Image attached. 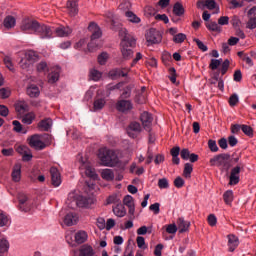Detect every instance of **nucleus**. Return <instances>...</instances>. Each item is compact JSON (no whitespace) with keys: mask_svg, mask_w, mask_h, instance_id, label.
Segmentation results:
<instances>
[{"mask_svg":"<svg viewBox=\"0 0 256 256\" xmlns=\"http://www.w3.org/2000/svg\"><path fill=\"white\" fill-rule=\"evenodd\" d=\"M107 22L110 23L112 31H119V35L122 37L121 53L123 58L131 59V57H133V50L131 47H135V38L127 32V29L121 28V24L113 19V14L108 15Z\"/></svg>","mask_w":256,"mask_h":256,"instance_id":"obj_1","label":"nucleus"},{"mask_svg":"<svg viewBox=\"0 0 256 256\" xmlns=\"http://www.w3.org/2000/svg\"><path fill=\"white\" fill-rule=\"evenodd\" d=\"M98 157L105 167H115L119 163V157L113 150L100 149Z\"/></svg>","mask_w":256,"mask_h":256,"instance_id":"obj_2","label":"nucleus"},{"mask_svg":"<svg viewBox=\"0 0 256 256\" xmlns=\"http://www.w3.org/2000/svg\"><path fill=\"white\" fill-rule=\"evenodd\" d=\"M88 31L92 33L90 42L88 43V51L93 52L99 47V39L103 35L101 28L95 22H91L88 26Z\"/></svg>","mask_w":256,"mask_h":256,"instance_id":"obj_3","label":"nucleus"},{"mask_svg":"<svg viewBox=\"0 0 256 256\" xmlns=\"http://www.w3.org/2000/svg\"><path fill=\"white\" fill-rule=\"evenodd\" d=\"M231 155L222 153L214 156L210 159V165L212 167H223V169H229L231 167Z\"/></svg>","mask_w":256,"mask_h":256,"instance_id":"obj_4","label":"nucleus"},{"mask_svg":"<svg viewBox=\"0 0 256 256\" xmlns=\"http://www.w3.org/2000/svg\"><path fill=\"white\" fill-rule=\"evenodd\" d=\"M39 26V22L37 20L26 18L22 20L20 29L24 33L34 34L37 32V27Z\"/></svg>","mask_w":256,"mask_h":256,"instance_id":"obj_5","label":"nucleus"},{"mask_svg":"<svg viewBox=\"0 0 256 256\" xmlns=\"http://www.w3.org/2000/svg\"><path fill=\"white\" fill-rule=\"evenodd\" d=\"M35 35H39L40 39H51L53 37V30L45 24L38 23Z\"/></svg>","mask_w":256,"mask_h":256,"instance_id":"obj_6","label":"nucleus"},{"mask_svg":"<svg viewBox=\"0 0 256 256\" xmlns=\"http://www.w3.org/2000/svg\"><path fill=\"white\" fill-rule=\"evenodd\" d=\"M18 209L24 213H29L31 211V201H29V197L25 195V193L18 194Z\"/></svg>","mask_w":256,"mask_h":256,"instance_id":"obj_7","label":"nucleus"},{"mask_svg":"<svg viewBox=\"0 0 256 256\" xmlns=\"http://www.w3.org/2000/svg\"><path fill=\"white\" fill-rule=\"evenodd\" d=\"M126 131L129 137H131L132 139H137L139 133L143 131V128L141 127V124L139 122H131L128 125Z\"/></svg>","mask_w":256,"mask_h":256,"instance_id":"obj_8","label":"nucleus"},{"mask_svg":"<svg viewBox=\"0 0 256 256\" xmlns=\"http://www.w3.org/2000/svg\"><path fill=\"white\" fill-rule=\"evenodd\" d=\"M140 121L145 131H148V133H151V125H153V115L145 111L140 115Z\"/></svg>","mask_w":256,"mask_h":256,"instance_id":"obj_9","label":"nucleus"},{"mask_svg":"<svg viewBox=\"0 0 256 256\" xmlns=\"http://www.w3.org/2000/svg\"><path fill=\"white\" fill-rule=\"evenodd\" d=\"M73 203H75L77 207L87 209L93 205V198L89 196H78L77 198L73 199Z\"/></svg>","mask_w":256,"mask_h":256,"instance_id":"obj_10","label":"nucleus"},{"mask_svg":"<svg viewBox=\"0 0 256 256\" xmlns=\"http://www.w3.org/2000/svg\"><path fill=\"white\" fill-rule=\"evenodd\" d=\"M28 144L30 145V147H33L34 149H37L38 151H43V149H45V147H47V144H45L43 141H41V138L37 134L31 136L28 139Z\"/></svg>","mask_w":256,"mask_h":256,"instance_id":"obj_11","label":"nucleus"},{"mask_svg":"<svg viewBox=\"0 0 256 256\" xmlns=\"http://www.w3.org/2000/svg\"><path fill=\"white\" fill-rule=\"evenodd\" d=\"M116 109L120 113H127L131 111V109H133V103L131 102V100H125V99L118 100L116 103Z\"/></svg>","mask_w":256,"mask_h":256,"instance_id":"obj_12","label":"nucleus"},{"mask_svg":"<svg viewBox=\"0 0 256 256\" xmlns=\"http://www.w3.org/2000/svg\"><path fill=\"white\" fill-rule=\"evenodd\" d=\"M66 9L70 17H76L79 13V0H68Z\"/></svg>","mask_w":256,"mask_h":256,"instance_id":"obj_13","label":"nucleus"},{"mask_svg":"<svg viewBox=\"0 0 256 256\" xmlns=\"http://www.w3.org/2000/svg\"><path fill=\"white\" fill-rule=\"evenodd\" d=\"M50 177H51V184L53 187H60L62 180H61V172L57 167L50 168Z\"/></svg>","mask_w":256,"mask_h":256,"instance_id":"obj_14","label":"nucleus"},{"mask_svg":"<svg viewBox=\"0 0 256 256\" xmlns=\"http://www.w3.org/2000/svg\"><path fill=\"white\" fill-rule=\"evenodd\" d=\"M146 40L151 44L161 43V34L152 28L146 33Z\"/></svg>","mask_w":256,"mask_h":256,"instance_id":"obj_15","label":"nucleus"},{"mask_svg":"<svg viewBox=\"0 0 256 256\" xmlns=\"http://www.w3.org/2000/svg\"><path fill=\"white\" fill-rule=\"evenodd\" d=\"M249 20L246 24L247 29H256V6L248 11Z\"/></svg>","mask_w":256,"mask_h":256,"instance_id":"obj_16","label":"nucleus"},{"mask_svg":"<svg viewBox=\"0 0 256 256\" xmlns=\"http://www.w3.org/2000/svg\"><path fill=\"white\" fill-rule=\"evenodd\" d=\"M239 173H241V166H236L232 168L230 173L229 185H237L240 181Z\"/></svg>","mask_w":256,"mask_h":256,"instance_id":"obj_17","label":"nucleus"},{"mask_svg":"<svg viewBox=\"0 0 256 256\" xmlns=\"http://www.w3.org/2000/svg\"><path fill=\"white\" fill-rule=\"evenodd\" d=\"M227 239H228V251H230V253H233V251H235V249L239 247V238L235 236V234H229L227 236Z\"/></svg>","mask_w":256,"mask_h":256,"instance_id":"obj_18","label":"nucleus"},{"mask_svg":"<svg viewBox=\"0 0 256 256\" xmlns=\"http://www.w3.org/2000/svg\"><path fill=\"white\" fill-rule=\"evenodd\" d=\"M123 203L128 207V213L130 215H135V200L133 199V196L126 195L123 199Z\"/></svg>","mask_w":256,"mask_h":256,"instance_id":"obj_19","label":"nucleus"},{"mask_svg":"<svg viewBox=\"0 0 256 256\" xmlns=\"http://www.w3.org/2000/svg\"><path fill=\"white\" fill-rule=\"evenodd\" d=\"M77 221H79V217H77V214L73 212L66 214L64 217V223L67 225V227L76 225Z\"/></svg>","mask_w":256,"mask_h":256,"instance_id":"obj_20","label":"nucleus"},{"mask_svg":"<svg viewBox=\"0 0 256 256\" xmlns=\"http://www.w3.org/2000/svg\"><path fill=\"white\" fill-rule=\"evenodd\" d=\"M61 74V68L59 66L55 67L51 73L48 74L49 83H57Z\"/></svg>","mask_w":256,"mask_h":256,"instance_id":"obj_21","label":"nucleus"},{"mask_svg":"<svg viewBox=\"0 0 256 256\" xmlns=\"http://www.w3.org/2000/svg\"><path fill=\"white\" fill-rule=\"evenodd\" d=\"M179 233H187L189 227H191V222L186 221L184 218H178L177 220Z\"/></svg>","mask_w":256,"mask_h":256,"instance_id":"obj_22","label":"nucleus"},{"mask_svg":"<svg viewBox=\"0 0 256 256\" xmlns=\"http://www.w3.org/2000/svg\"><path fill=\"white\" fill-rule=\"evenodd\" d=\"M53 127V120L51 118L43 119L38 123L40 131H49Z\"/></svg>","mask_w":256,"mask_h":256,"instance_id":"obj_23","label":"nucleus"},{"mask_svg":"<svg viewBox=\"0 0 256 256\" xmlns=\"http://www.w3.org/2000/svg\"><path fill=\"white\" fill-rule=\"evenodd\" d=\"M181 154V148L179 146H175L170 150V155H172V163L174 165H179L181 160L179 159V155Z\"/></svg>","mask_w":256,"mask_h":256,"instance_id":"obj_24","label":"nucleus"},{"mask_svg":"<svg viewBox=\"0 0 256 256\" xmlns=\"http://www.w3.org/2000/svg\"><path fill=\"white\" fill-rule=\"evenodd\" d=\"M15 110L19 115H23V113H27V111H29V104L25 101H18L15 104Z\"/></svg>","mask_w":256,"mask_h":256,"instance_id":"obj_25","label":"nucleus"},{"mask_svg":"<svg viewBox=\"0 0 256 256\" xmlns=\"http://www.w3.org/2000/svg\"><path fill=\"white\" fill-rule=\"evenodd\" d=\"M55 32L58 37H69L73 33V30L69 27L60 26L56 28Z\"/></svg>","mask_w":256,"mask_h":256,"instance_id":"obj_26","label":"nucleus"},{"mask_svg":"<svg viewBox=\"0 0 256 256\" xmlns=\"http://www.w3.org/2000/svg\"><path fill=\"white\" fill-rule=\"evenodd\" d=\"M113 213L116 215V217H125V215H127V210L123 204H118L113 207Z\"/></svg>","mask_w":256,"mask_h":256,"instance_id":"obj_27","label":"nucleus"},{"mask_svg":"<svg viewBox=\"0 0 256 256\" xmlns=\"http://www.w3.org/2000/svg\"><path fill=\"white\" fill-rule=\"evenodd\" d=\"M95 250L89 245H84L80 248V256H94Z\"/></svg>","mask_w":256,"mask_h":256,"instance_id":"obj_28","label":"nucleus"},{"mask_svg":"<svg viewBox=\"0 0 256 256\" xmlns=\"http://www.w3.org/2000/svg\"><path fill=\"white\" fill-rule=\"evenodd\" d=\"M26 93L29 95V97H37L41 92L39 91V87H37V85L31 84L27 87Z\"/></svg>","mask_w":256,"mask_h":256,"instance_id":"obj_29","label":"nucleus"},{"mask_svg":"<svg viewBox=\"0 0 256 256\" xmlns=\"http://www.w3.org/2000/svg\"><path fill=\"white\" fill-rule=\"evenodd\" d=\"M24 58H26L28 61H30L33 65L36 61H39V54L33 50H29L25 53Z\"/></svg>","mask_w":256,"mask_h":256,"instance_id":"obj_30","label":"nucleus"},{"mask_svg":"<svg viewBox=\"0 0 256 256\" xmlns=\"http://www.w3.org/2000/svg\"><path fill=\"white\" fill-rule=\"evenodd\" d=\"M101 177L105 179V181H113V179H115V173H113L111 169H104L101 172Z\"/></svg>","mask_w":256,"mask_h":256,"instance_id":"obj_31","label":"nucleus"},{"mask_svg":"<svg viewBox=\"0 0 256 256\" xmlns=\"http://www.w3.org/2000/svg\"><path fill=\"white\" fill-rule=\"evenodd\" d=\"M173 13L177 17H181L185 15V8H183V5L181 3L177 2L174 4Z\"/></svg>","mask_w":256,"mask_h":256,"instance_id":"obj_32","label":"nucleus"},{"mask_svg":"<svg viewBox=\"0 0 256 256\" xmlns=\"http://www.w3.org/2000/svg\"><path fill=\"white\" fill-rule=\"evenodd\" d=\"M12 180L18 183V181H21V166L16 165L12 171Z\"/></svg>","mask_w":256,"mask_h":256,"instance_id":"obj_33","label":"nucleus"},{"mask_svg":"<svg viewBox=\"0 0 256 256\" xmlns=\"http://www.w3.org/2000/svg\"><path fill=\"white\" fill-rule=\"evenodd\" d=\"M193 173V164L186 163L184 164L183 177L186 179H191V174Z\"/></svg>","mask_w":256,"mask_h":256,"instance_id":"obj_34","label":"nucleus"},{"mask_svg":"<svg viewBox=\"0 0 256 256\" xmlns=\"http://www.w3.org/2000/svg\"><path fill=\"white\" fill-rule=\"evenodd\" d=\"M75 241L78 244L85 243L87 241V232L79 231L75 234Z\"/></svg>","mask_w":256,"mask_h":256,"instance_id":"obj_35","label":"nucleus"},{"mask_svg":"<svg viewBox=\"0 0 256 256\" xmlns=\"http://www.w3.org/2000/svg\"><path fill=\"white\" fill-rule=\"evenodd\" d=\"M34 120L35 113L33 112L27 113L22 117V123H24L25 125H31V123H33Z\"/></svg>","mask_w":256,"mask_h":256,"instance_id":"obj_36","label":"nucleus"},{"mask_svg":"<svg viewBox=\"0 0 256 256\" xmlns=\"http://www.w3.org/2000/svg\"><path fill=\"white\" fill-rule=\"evenodd\" d=\"M15 17L13 16H7L5 19H4V27L6 29H12V27H15Z\"/></svg>","mask_w":256,"mask_h":256,"instance_id":"obj_37","label":"nucleus"},{"mask_svg":"<svg viewBox=\"0 0 256 256\" xmlns=\"http://www.w3.org/2000/svg\"><path fill=\"white\" fill-rule=\"evenodd\" d=\"M109 75L112 79H117L119 77H125V73H123V70L121 68L113 69L109 72Z\"/></svg>","mask_w":256,"mask_h":256,"instance_id":"obj_38","label":"nucleus"},{"mask_svg":"<svg viewBox=\"0 0 256 256\" xmlns=\"http://www.w3.org/2000/svg\"><path fill=\"white\" fill-rule=\"evenodd\" d=\"M223 199H224V203H226V205H231V203H233V190H227L223 194Z\"/></svg>","mask_w":256,"mask_h":256,"instance_id":"obj_39","label":"nucleus"},{"mask_svg":"<svg viewBox=\"0 0 256 256\" xmlns=\"http://www.w3.org/2000/svg\"><path fill=\"white\" fill-rule=\"evenodd\" d=\"M126 17L128 18V20L131 23H140L141 22V18L137 17V15H135L133 12L131 11H127L125 13Z\"/></svg>","mask_w":256,"mask_h":256,"instance_id":"obj_40","label":"nucleus"},{"mask_svg":"<svg viewBox=\"0 0 256 256\" xmlns=\"http://www.w3.org/2000/svg\"><path fill=\"white\" fill-rule=\"evenodd\" d=\"M105 107V99L99 98L94 101V111H100Z\"/></svg>","mask_w":256,"mask_h":256,"instance_id":"obj_41","label":"nucleus"},{"mask_svg":"<svg viewBox=\"0 0 256 256\" xmlns=\"http://www.w3.org/2000/svg\"><path fill=\"white\" fill-rule=\"evenodd\" d=\"M206 27L209 31L221 32V26L217 22L206 23Z\"/></svg>","mask_w":256,"mask_h":256,"instance_id":"obj_42","label":"nucleus"},{"mask_svg":"<svg viewBox=\"0 0 256 256\" xmlns=\"http://www.w3.org/2000/svg\"><path fill=\"white\" fill-rule=\"evenodd\" d=\"M10 223L9 217L0 213V227H7Z\"/></svg>","mask_w":256,"mask_h":256,"instance_id":"obj_43","label":"nucleus"},{"mask_svg":"<svg viewBox=\"0 0 256 256\" xmlns=\"http://www.w3.org/2000/svg\"><path fill=\"white\" fill-rule=\"evenodd\" d=\"M241 131L247 135V137H253V128L251 126L243 124Z\"/></svg>","mask_w":256,"mask_h":256,"instance_id":"obj_44","label":"nucleus"},{"mask_svg":"<svg viewBox=\"0 0 256 256\" xmlns=\"http://www.w3.org/2000/svg\"><path fill=\"white\" fill-rule=\"evenodd\" d=\"M193 41H194V43H196L198 49H200V51H203V53H205V51L209 50L207 45H204L203 42L201 40H199L198 38H194Z\"/></svg>","mask_w":256,"mask_h":256,"instance_id":"obj_45","label":"nucleus"},{"mask_svg":"<svg viewBox=\"0 0 256 256\" xmlns=\"http://www.w3.org/2000/svg\"><path fill=\"white\" fill-rule=\"evenodd\" d=\"M187 39V35L184 33H178L173 37L174 43H183Z\"/></svg>","mask_w":256,"mask_h":256,"instance_id":"obj_46","label":"nucleus"},{"mask_svg":"<svg viewBox=\"0 0 256 256\" xmlns=\"http://www.w3.org/2000/svg\"><path fill=\"white\" fill-rule=\"evenodd\" d=\"M159 189H169V180L167 178H161L158 180Z\"/></svg>","mask_w":256,"mask_h":256,"instance_id":"obj_47","label":"nucleus"},{"mask_svg":"<svg viewBox=\"0 0 256 256\" xmlns=\"http://www.w3.org/2000/svg\"><path fill=\"white\" fill-rule=\"evenodd\" d=\"M208 147L212 153H217V151H219V146H217V142L215 140L210 139L208 141Z\"/></svg>","mask_w":256,"mask_h":256,"instance_id":"obj_48","label":"nucleus"},{"mask_svg":"<svg viewBox=\"0 0 256 256\" xmlns=\"http://www.w3.org/2000/svg\"><path fill=\"white\" fill-rule=\"evenodd\" d=\"M220 65H221V60L211 59L210 64H209V68L212 71H215V70L219 69Z\"/></svg>","mask_w":256,"mask_h":256,"instance_id":"obj_49","label":"nucleus"},{"mask_svg":"<svg viewBox=\"0 0 256 256\" xmlns=\"http://www.w3.org/2000/svg\"><path fill=\"white\" fill-rule=\"evenodd\" d=\"M19 65H20L21 69H29V67H31V65H33V63H31L28 59H26L24 57L20 60Z\"/></svg>","mask_w":256,"mask_h":256,"instance_id":"obj_50","label":"nucleus"},{"mask_svg":"<svg viewBox=\"0 0 256 256\" xmlns=\"http://www.w3.org/2000/svg\"><path fill=\"white\" fill-rule=\"evenodd\" d=\"M11 95V90L9 88H1L0 89V98L1 99H8Z\"/></svg>","mask_w":256,"mask_h":256,"instance_id":"obj_51","label":"nucleus"},{"mask_svg":"<svg viewBox=\"0 0 256 256\" xmlns=\"http://www.w3.org/2000/svg\"><path fill=\"white\" fill-rule=\"evenodd\" d=\"M49 67L47 66V62L42 61L37 65V71L39 73H45V71H48Z\"/></svg>","mask_w":256,"mask_h":256,"instance_id":"obj_52","label":"nucleus"},{"mask_svg":"<svg viewBox=\"0 0 256 256\" xmlns=\"http://www.w3.org/2000/svg\"><path fill=\"white\" fill-rule=\"evenodd\" d=\"M169 79L171 81V83H176L177 82V71L175 70V68L171 67L169 68Z\"/></svg>","mask_w":256,"mask_h":256,"instance_id":"obj_53","label":"nucleus"},{"mask_svg":"<svg viewBox=\"0 0 256 256\" xmlns=\"http://www.w3.org/2000/svg\"><path fill=\"white\" fill-rule=\"evenodd\" d=\"M90 77L91 79H93V81H99L102 77V74L98 70L94 69V70H91Z\"/></svg>","mask_w":256,"mask_h":256,"instance_id":"obj_54","label":"nucleus"},{"mask_svg":"<svg viewBox=\"0 0 256 256\" xmlns=\"http://www.w3.org/2000/svg\"><path fill=\"white\" fill-rule=\"evenodd\" d=\"M85 174L87 175V177H90V179H97V173H95V169L91 167L86 168Z\"/></svg>","mask_w":256,"mask_h":256,"instance_id":"obj_55","label":"nucleus"},{"mask_svg":"<svg viewBox=\"0 0 256 256\" xmlns=\"http://www.w3.org/2000/svg\"><path fill=\"white\" fill-rule=\"evenodd\" d=\"M9 249V242L7 240H0V253H6Z\"/></svg>","mask_w":256,"mask_h":256,"instance_id":"obj_56","label":"nucleus"},{"mask_svg":"<svg viewBox=\"0 0 256 256\" xmlns=\"http://www.w3.org/2000/svg\"><path fill=\"white\" fill-rule=\"evenodd\" d=\"M239 103V96L237 94H232L229 98L230 107H235Z\"/></svg>","mask_w":256,"mask_h":256,"instance_id":"obj_57","label":"nucleus"},{"mask_svg":"<svg viewBox=\"0 0 256 256\" xmlns=\"http://www.w3.org/2000/svg\"><path fill=\"white\" fill-rule=\"evenodd\" d=\"M184 185H185V180H183L181 176L176 177V179L174 180V186L177 189H181Z\"/></svg>","mask_w":256,"mask_h":256,"instance_id":"obj_58","label":"nucleus"},{"mask_svg":"<svg viewBox=\"0 0 256 256\" xmlns=\"http://www.w3.org/2000/svg\"><path fill=\"white\" fill-rule=\"evenodd\" d=\"M189 155H191V152L187 148H184L180 151L181 159L184 161H189Z\"/></svg>","mask_w":256,"mask_h":256,"instance_id":"obj_59","label":"nucleus"},{"mask_svg":"<svg viewBox=\"0 0 256 256\" xmlns=\"http://www.w3.org/2000/svg\"><path fill=\"white\" fill-rule=\"evenodd\" d=\"M166 232L170 235H175V233H177V225L169 224L168 226H166Z\"/></svg>","mask_w":256,"mask_h":256,"instance_id":"obj_60","label":"nucleus"},{"mask_svg":"<svg viewBox=\"0 0 256 256\" xmlns=\"http://www.w3.org/2000/svg\"><path fill=\"white\" fill-rule=\"evenodd\" d=\"M108 55L107 53L103 52L98 56V63L100 65H105V63H107V59H108Z\"/></svg>","mask_w":256,"mask_h":256,"instance_id":"obj_61","label":"nucleus"},{"mask_svg":"<svg viewBox=\"0 0 256 256\" xmlns=\"http://www.w3.org/2000/svg\"><path fill=\"white\" fill-rule=\"evenodd\" d=\"M230 23L234 27V29H237L239 28V25H241V20L238 16H233Z\"/></svg>","mask_w":256,"mask_h":256,"instance_id":"obj_62","label":"nucleus"},{"mask_svg":"<svg viewBox=\"0 0 256 256\" xmlns=\"http://www.w3.org/2000/svg\"><path fill=\"white\" fill-rule=\"evenodd\" d=\"M228 70H229V59H226L222 63L221 70H220L221 74L225 75V73H227Z\"/></svg>","mask_w":256,"mask_h":256,"instance_id":"obj_63","label":"nucleus"},{"mask_svg":"<svg viewBox=\"0 0 256 256\" xmlns=\"http://www.w3.org/2000/svg\"><path fill=\"white\" fill-rule=\"evenodd\" d=\"M208 224L210 227H215L217 225V217L214 214L208 216Z\"/></svg>","mask_w":256,"mask_h":256,"instance_id":"obj_64","label":"nucleus"}]
</instances>
